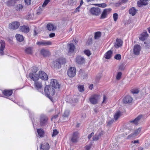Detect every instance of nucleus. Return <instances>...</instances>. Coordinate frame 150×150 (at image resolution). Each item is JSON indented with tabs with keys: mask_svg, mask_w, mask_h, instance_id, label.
I'll use <instances>...</instances> for the list:
<instances>
[{
	"mask_svg": "<svg viewBox=\"0 0 150 150\" xmlns=\"http://www.w3.org/2000/svg\"><path fill=\"white\" fill-rule=\"evenodd\" d=\"M101 35V32H97L95 33L94 38L95 39H98L100 37Z\"/></svg>",
	"mask_w": 150,
	"mask_h": 150,
	"instance_id": "38",
	"label": "nucleus"
},
{
	"mask_svg": "<svg viewBox=\"0 0 150 150\" xmlns=\"http://www.w3.org/2000/svg\"><path fill=\"white\" fill-rule=\"evenodd\" d=\"M80 7L79 6L75 10V11L76 12H78L80 11L79 8H80Z\"/></svg>",
	"mask_w": 150,
	"mask_h": 150,
	"instance_id": "59",
	"label": "nucleus"
},
{
	"mask_svg": "<svg viewBox=\"0 0 150 150\" xmlns=\"http://www.w3.org/2000/svg\"><path fill=\"white\" fill-rule=\"evenodd\" d=\"M0 43L1 46L0 49V52L2 55H3L4 53L3 51L5 46V42L4 40H1Z\"/></svg>",
	"mask_w": 150,
	"mask_h": 150,
	"instance_id": "23",
	"label": "nucleus"
},
{
	"mask_svg": "<svg viewBox=\"0 0 150 150\" xmlns=\"http://www.w3.org/2000/svg\"><path fill=\"white\" fill-rule=\"evenodd\" d=\"M6 5L9 6L14 5L15 4L13 0H9L6 2Z\"/></svg>",
	"mask_w": 150,
	"mask_h": 150,
	"instance_id": "37",
	"label": "nucleus"
},
{
	"mask_svg": "<svg viewBox=\"0 0 150 150\" xmlns=\"http://www.w3.org/2000/svg\"><path fill=\"white\" fill-rule=\"evenodd\" d=\"M40 53L44 57L49 56L50 55L49 51L44 50L42 49L40 51Z\"/></svg>",
	"mask_w": 150,
	"mask_h": 150,
	"instance_id": "25",
	"label": "nucleus"
},
{
	"mask_svg": "<svg viewBox=\"0 0 150 150\" xmlns=\"http://www.w3.org/2000/svg\"><path fill=\"white\" fill-rule=\"evenodd\" d=\"M112 52L111 50L108 51L105 54V57L106 59H110L111 57Z\"/></svg>",
	"mask_w": 150,
	"mask_h": 150,
	"instance_id": "28",
	"label": "nucleus"
},
{
	"mask_svg": "<svg viewBox=\"0 0 150 150\" xmlns=\"http://www.w3.org/2000/svg\"><path fill=\"white\" fill-rule=\"evenodd\" d=\"M103 132L101 131V132H100L98 135L95 134L94 136L93 137V139L91 141V142L93 143L94 141H98L99 138L103 135Z\"/></svg>",
	"mask_w": 150,
	"mask_h": 150,
	"instance_id": "20",
	"label": "nucleus"
},
{
	"mask_svg": "<svg viewBox=\"0 0 150 150\" xmlns=\"http://www.w3.org/2000/svg\"><path fill=\"white\" fill-rule=\"evenodd\" d=\"M94 135V133L93 132H92L91 134H89L88 136V138L89 139H90Z\"/></svg>",
	"mask_w": 150,
	"mask_h": 150,
	"instance_id": "54",
	"label": "nucleus"
},
{
	"mask_svg": "<svg viewBox=\"0 0 150 150\" xmlns=\"http://www.w3.org/2000/svg\"><path fill=\"white\" fill-rule=\"evenodd\" d=\"M96 5L100 7H103V4H97Z\"/></svg>",
	"mask_w": 150,
	"mask_h": 150,
	"instance_id": "58",
	"label": "nucleus"
},
{
	"mask_svg": "<svg viewBox=\"0 0 150 150\" xmlns=\"http://www.w3.org/2000/svg\"><path fill=\"white\" fill-rule=\"evenodd\" d=\"M141 50L140 46L138 45H136L134 46L133 49L134 54L137 55L139 54Z\"/></svg>",
	"mask_w": 150,
	"mask_h": 150,
	"instance_id": "16",
	"label": "nucleus"
},
{
	"mask_svg": "<svg viewBox=\"0 0 150 150\" xmlns=\"http://www.w3.org/2000/svg\"><path fill=\"white\" fill-rule=\"evenodd\" d=\"M111 9L110 8L104 9V18L106 17L110 13Z\"/></svg>",
	"mask_w": 150,
	"mask_h": 150,
	"instance_id": "32",
	"label": "nucleus"
},
{
	"mask_svg": "<svg viewBox=\"0 0 150 150\" xmlns=\"http://www.w3.org/2000/svg\"><path fill=\"white\" fill-rule=\"evenodd\" d=\"M47 29L49 30H54L56 29V27H54V25L51 23H49L47 25Z\"/></svg>",
	"mask_w": 150,
	"mask_h": 150,
	"instance_id": "31",
	"label": "nucleus"
},
{
	"mask_svg": "<svg viewBox=\"0 0 150 150\" xmlns=\"http://www.w3.org/2000/svg\"><path fill=\"white\" fill-rule=\"evenodd\" d=\"M90 11L92 14L96 16L98 15L101 13L100 9L98 7H93L90 10Z\"/></svg>",
	"mask_w": 150,
	"mask_h": 150,
	"instance_id": "6",
	"label": "nucleus"
},
{
	"mask_svg": "<svg viewBox=\"0 0 150 150\" xmlns=\"http://www.w3.org/2000/svg\"><path fill=\"white\" fill-rule=\"evenodd\" d=\"M22 5L21 4H18L17 5L16 7V10L18 11H20L23 8Z\"/></svg>",
	"mask_w": 150,
	"mask_h": 150,
	"instance_id": "46",
	"label": "nucleus"
},
{
	"mask_svg": "<svg viewBox=\"0 0 150 150\" xmlns=\"http://www.w3.org/2000/svg\"><path fill=\"white\" fill-rule=\"evenodd\" d=\"M40 149H42L43 150H49L50 149V146L48 143H44L43 145L41 144L40 146Z\"/></svg>",
	"mask_w": 150,
	"mask_h": 150,
	"instance_id": "24",
	"label": "nucleus"
},
{
	"mask_svg": "<svg viewBox=\"0 0 150 150\" xmlns=\"http://www.w3.org/2000/svg\"><path fill=\"white\" fill-rule=\"evenodd\" d=\"M76 70L74 67H71L67 71V74L70 77H74L76 75Z\"/></svg>",
	"mask_w": 150,
	"mask_h": 150,
	"instance_id": "5",
	"label": "nucleus"
},
{
	"mask_svg": "<svg viewBox=\"0 0 150 150\" xmlns=\"http://www.w3.org/2000/svg\"><path fill=\"white\" fill-rule=\"evenodd\" d=\"M114 58L117 60H120L121 58V55L120 54H116Z\"/></svg>",
	"mask_w": 150,
	"mask_h": 150,
	"instance_id": "50",
	"label": "nucleus"
},
{
	"mask_svg": "<svg viewBox=\"0 0 150 150\" xmlns=\"http://www.w3.org/2000/svg\"><path fill=\"white\" fill-rule=\"evenodd\" d=\"M148 36L146 31L143 32L140 35L139 39L140 40L143 41L145 40Z\"/></svg>",
	"mask_w": 150,
	"mask_h": 150,
	"instance_id": "17",
	"label": "nucleus"
},
{
	"mask_svg": "<svg viewBox=\"0 0 150 150\" xmlns=\"http://www.w3.org/2000/svg\"><path fill=\"white\" fill-rule=\"evenodd\" d=\"M58 117V115H56L54 116L52 118V119H55L57 118Z\"/></svg>",
	"mask_w": 150,
	"mask_h": 150,
	"instance_id": "61",
	"label": "nucleus"
},
{
	"mask_svg": "<svg viewBox=\"0 0 150 150\" xmlns=\"http://www.w3.org/2000/svg\"><path fill=\"white\" fill-rule=\"evenodd\" d=\"M25 52L26 53L28 54H31L32 52V48L30 47H28L26 48L25 50Z\"/></svg>",
	"mask_w": 150,
	"mask_h": 150,
	"instance_id": "39",
	"label": "nucleus"
},
{
	"mask_svg": "<svg viewBox=\"0 0 150 150\" xmlns=\"http://www.w3.org/2000/svg\"><path fill=\"white\" fill-rule=\"evenodd\" d=\"M19 30L20 31L27 33L29 32L30 28L28 26L23 25L20 27Z\"/></svg>",
	"mask_w": 150,
	"mask_h": 150,
	"instance_id": "14",
	"label": "nucleus"
},
{
	"mask_svg": "<svg viewBox=\"0 0 150 150\" xmlns=\"http://www.w3.org/2000/svg\"><path fill=\"white\" fill-rule=\"evenodd\" d=\"M44 91L46 95L50 98L51 97L53 96L55 93V89L50 85L45 86Z\"/></svg>",
	"mask_w": 150,
	"mask_h": 150,
	"instance_id": "1",
	"label": "nucleus"
},
{
	"mask_svg": "<svg viewBox=\"0 0 150 150\" xmlns=\"http://www.w3.org/2000/svg\"><path fill=\"white\" fill-rule=\"evenodd\" d=\"M108 101V98L105 96L104 95V104Z\"/></svg>",
	"mask_w": 150,
	"mask_h": 150,
	"instance_id": "55",
	"label": "nucleus"
},
{
	"mask_svg": "<svg viewBox=\"0 0 150 150\" xmlns=\"http://www.w3.org/2000/svg\"><path fill=\"white\" fill-rule=\"evenodd\" d=\"M78 89L79 91L81 92H82L84 91V86L82 85H78Z\"/></svg>",
	"mask_w": 150,
	"mask_h": 150,
	"instance_id": "43",
	"label": "nucleus"
},
{
	"mask_svg": "<svg viewBox=\"0 0 150 150\" xmlns=\"http://www.w3.org/2000/svg\"><path fill=\"white\" fill-rule=\"evenodd\" d=\"M34 86L35 88L38 90H39L41 89L42 87L41 83L39 81H35L34 83Z\"/></svg>",
	"mask_w": 150,
	"mask_h": 150,
	"instance_id": "27",
	"label": "nucleus"
},
{
	"mask_svg": "<svg viewBox=\"0 0 150 150\" xmlns=\"http://www.w3.org/2000/svg\"><path fill=\"white\" fill-rule=\"evenodd\" d=\"M139 143V140H134L133 141V143L134 144H135L136 143Z\"/></svg>",
	"mask_w": 150,
	"mask_h": 150,
	"instance_id": "63",
	"label": "nucleus"
},
{
	"mask_svg": "<svg viewBox=\"0 0 150 150\" xmlns=\"http://www.w3.org/2000/svg\"><path fill=\"white\" fill-rule=\"evenodd\" d=\"M79 74L83 77V79H86L87 76V74L85 73L84 71L80 69L79 71Z\"/></svg>",
	"mask_w": 150,
	"mask_h": 150,
	"instance_id": "29",
	"label": "nucleus"
},
{
	"mask_svg": "<svg viewBox=\"0 0 150 150\" xmlns=\"http://www.w3.org/2000/svg\"><path fill=\"white\" fill-rule=\"evenodd\" d=\"M50 1V0H45L42 6L43 7H45Z\"/></svg>",
	"mask_w": 150,
	"mask_h": 150,
	"instance_id": "52",
	"label": "nucleus"
},
{
	"mask_svg": "<svg viewBox=\"0 0 150 150\" xmlns=\"http://www.w3.org/2000/svg\"><path fill=\"white\" fill-rule=\"evenodd\" d=\"M86 116V114L85 113H83L82 114V117L83 118H84Z\"/></svg>",
	"mask_w": 150,
	"mask_h": 150,
	"instance_id": "62",
	"label": "nucleus"
},
{
	"mask_svg": "<svg viewBox=\"0 0 150 150\" xmlns=\"http://www.w3.org/2000/svg\"><path fill=\"white\" fill-rule=\"evenodd\" d=\"M149 0H140L137 2V5L139 7H141L143 5H146L148 4Z\"/></svg>",
	"mask_w": 150,
	"mask_h": 150,
	"instance_id": "21",
	"label": "nucleus"
},
{
	"mask_svg": "<svg viewBox=\"0 0 150 150\" xmlns=\"http://www.w3.org/2000/svg\"><path fill=\"white\" fill-rule=\"evenodd\" d=\"M37 131L38 135L40 137H42L44 134V131L42 129H37Z\"/></svg>",
	"mask_w": 150,
	"mask_h": 150,
	"instance_id": "36",
	"label": "nucleus"
},
{
	"mask_svg": "<svg viewBox=\"0 0 150 150\" xmlns=\"http://www.w3.org/2000/svg\"><path fill=\"white\" fill-rule=\"evenodd\" d=\"M51 42L49 41H43L41 42H37V44L39 45H42L47 46L48 45H51Z\"/></svg>",
	"mask_w": 150,
	"mask_h": 150,
	"instance_id": "19",
	"label": "nucleus"
},
{
	"mask_svg": "<svg viewBox=\"0 0 150 150\" xmlns=\"http://www.w3.org/2000/svg\"><path fill=\"white\" fill-rule=\"evenodd\" d=\"M20 23L18 22H13L9 25V28L11 29H17L20 26Z\"/></svg>",
	"mask_w": 150,
	"mask_h": 150,
	"instance_id": "8",
	"label": "nucleus"
},
{
	"mask_svg": "<svg viewBox=\"0 0 150 150\" xmlns=\"http://www.w3.org/2000/svg\"><path fill=\"white\" fill-rule=\"evenodd\" d=\"M15 37L17 40L19 42H22L24 39L23 36L19 34H17L16 35Z\"/></svg>",
	"mask_w": 150,
	"mask_h": 150,
	"instance_id": "30",
	"label": "nucleus"
},
{
	"mask_svg": "<svg viewBox=\"0 0 150 150\" xmlns=\"http://www.w3.org/2000/svg\"><path fill=\"white\" fill-rule=\"evenodd\" d=\"M123 41L120 39L117 38L114 44V46L116 48L121 47L123 44Z\"/></svg>",
	"mask_w": 150,
	"mask_h": 150,
	"instance_id": "13",
	"label": "nucleus"
},
{
	"mask_svg": "<svg viewBox=\"0 0 150 150\" xmlns=\"http://www.w3.org/2000/svg\"><path fill=\"white\" fill-rule=\"evenodd\" d=\"M39 77L42 79L46 80L48 79V76L47 74L44 72L42 71H40L39 72Z\"/></svg>",
	"mask_w": 150,
	"mask_h": 150,
	"instance_id": "12",
	"label": "nucleus"
},
{
	"mask_svg": "<svg viewBox=\"0 0 150 150\" xmlns=\"http://www.w3.org/2000/svg\"><path fill=\"white\" fill-rule=\"evenodd\" d=\"M58 133L59 132L56 129H54L52 135V136L54 137L56 136L58 134Z\"/></svg>",
	"mask_w": 150,
	"mask_h": 150,
	"instance_id": "51",
	"label": "nucleus"
},
{
	"mask_svg": "<svg viewBox=\"0 0 150 150\" xmlns=\"http://www.w3.org/2000/svg\"><path fill=\"white\" fill-rule=\"evenodd\" d=\"M113 121H114L113 120H110V121H109L108 123V124H107L109 126L110 125L112 124L113 123Z\"/></svg>",
	"mask_w": 150,
	"mask_h": 150,
	"instance_id": "56",
	"label": "nucleus"
},
{
	"mask_svg": "<svg viewBox=\"0 0 150 150\" xmlns=\"http://www.w3.org/2000/svg\"><path fill=\"white\" fill-rule=\"evenodd\" d=\"M67 46L69 49V52L72 53L74 51L75 49V47L73 43L69 44Z\"/></svg>",
	"mask_w": 150,
	"mask_h": 150,
	"instance_id": "26",
	"label": "nucleus"
},
{
	"mask_svg": "<svg viewBox=\"0 0 150 150\" xmlns=\"http://www.w3.org/2000/svg\"><path fill=\"white\" fill-rule=\"evenodd\" d=\"M122 75V73L121 72H118L117 73V74L116 76V79L117 80H120L121 77Z\"/></svg>",
	"mask_w": 150,
	"mask_h": 150,
	"instance_id": "47",
	"label": "nucleus"
},
{
	"mask_svg": "<svg viewBox=\"0 0 150 150\" xmlns=\"http://www.w3.org/2000/svg\"><path fill=\"white\" fill-rule=\"evenodd\" d=\"M38 70V68L36 67H33L32 68V72L30 73H34L36 74V73Z\"/></svg>",
	"mask_w": 150,
	"mask_h": 150,
	"instance_id": "41",
	"label": "nucleus"
},
{
	"mask_svg": "<svg viewBox=\"0 0 150 150\" xmlns=\"http://www.w3.org/2000/svg\"><path fill=\"white\" fill-rule=\"evenodd\" d=\"M133 100L132 97L129 95L125 96L122 100V102L125 104L130 103H132Z\"/></svg>",
	"mask_w": 150,
	"mask_h": 150,
	"instance_id": "9",
	"label": "nucleus"
},
{
	"mask_svg": "<svg viewBox=\"0 0 150 150\" xmlns=\"http://www.w3.org/2000/svg\"><path fill=\"white\" fill-rule=\"evenodd\" d=\"M121 115V113L120 111L117 112L114 115V118L115 120H117Z\"/></svg>",
	"mask_w": 150,
	"mask_h": 150,
	"instance_id": "35",
	"label": "nucleus"
},
{
	"mask_svg": "<svg viewBox=\"0 0 150 150\" xmlns=\"http://www.w3.org/2000/svg\"><path fill=\"white\" fill-rule=\"evenodd\" d=\"M44 7H43L42 5V6H39L38 8V10H37V14L38 15H39L41 13L42 11L43 10V8Z\"/></svg>",
	"mask_w": 150,
	"mask_h": 150,
	"instance_id": "40",
	"label": "nucleus"
},
{
	"mask_svg": "<svg viewBox=\"0 0 150 150\" xmlns=\"http://www.w3.org/2000/svg\"><path fill=\"white\" fill-rule=\"evenodd\" d=\"M48 119V117L45 115H41L40 117V123L41 126L46 125L47 123Z\"/></svg>",
	"mask_w": 150,
	"mask_h": 150,
	"instance_id": "3",
	"label": "nucleus"
},
{
	"mask_svg": "<svg viewBox=\"0 0 150 150\" xmlns=\"http://www.w3.org/2000/svg\"><path fill=\"white\" fill-rule=\"evenodd\" d=\"M100 98V96L99 95L95 94L91 97L89 98V100L91 104L95 105L98 103Z\"/></svg>",
	"mask_w": 150,
	"mask_h": 150,
	"instance_id": "4",
	"label": "nucleus"
},
{
	"mask_svg": "<svg viewBox=\"0 0 150 150\" xmlns=\"http://www.w3.org/2000/svg\"><path fill=\"white\" fill-rule=\"evenodd\" d=\"M69 114V111L68 110H67L65 111L63 115V117H67Z\"/></svg>",
	"mask_w": 150,
	"mask_h": 150,
	"instance_id": "44",
	"label": "nucleus"
},
{
	"mask_svg": "<svg viewBox=\"0 0 150 150\" xmlns=\"http://www.w3.org/2000/svg\"><path fill=\"white\" fill-rule=\"evenodd\" d=\"M143 115H140L134 119L133 120H130L129 122L132 123L135 125H138L140 120L142 118Z\"/></svg>",
	"mask_w": 150,
	"mask_h": 150,
	"instance_id": "10",
	"label": "nucleus"
},
{
	"mask_svg": "<svg viewBox=\"0 0 150 150\" xmlns=\"http://www.w3.org/2000/svg\"><path fill=\"white\" fill-rule=\"evenodd\" d=\"M93 85L91 84L89 88L91 89H92L93 88Z\"/></svg>",
	"mask_w": 150,
	"mask_h": 150,
	"instance_id": "64",
	"label": "nucleus"
},
{
	"mask_svg": "<svg viewBox=\"0 0 150 150\" xmlns=\"http://www.w3.org/2000/svg\"><path fill=\"white\" fill-rule=\"evenodd\" d=\"M113 18L115 21H116L118 18V15L117 13H115L113 14Z\"/></svg>",
	"mask_w": 150,
	"mask_h": 150,
	"instance_id": "49",
	"label": "nucleus"
},
{
	"mask_svg": "<svg viewBox=\"0 0 150 150\" xmlns=\"http://www.w3.org/2000/svg\"><path fill=\"white\" fill-rule=\"evenodd\" d=\"M3 94L7 96H11L13 93V91L12 90H5L2 92Z\"/></svg>",
	"mask_w": 150,
	"mask_h": 150,
	"instance_id": "22",
	"label": "nucleus"
},
{
	"mask_svg": "<svg viewBox=\"0 0 150 150\" xmlns=\"http://www.w3.org/2000/svg\"><path fill=\"white\" fill-rule=\"evenodd\" d=\"M76 60L78 64H82L84 63L85 59L83 57L78 56L76 58Z\"/></svg>",
	"mask_w": 150,
	"mask_h": 150,
	"instance_id": "15",
	"label": "nucleus"
},
{
	"mask_svg": "<svg viewBox=\"0 0 150 150\" xmlns=\"http://www.w3.org/2000/svg\"><path fill=\"white\" fill-rule=\"evenodd\" d=\"M55 35V34L54 33H51L49 35V36L50 38H52L54 37Z\"/></svg>",
	"mask_w": 150,
	"mask_h": 150,
	"instance_id": "57",
	"label": "nucleus"
},
{
	"mask_svg": "<svg viewBox=\"0 0 150 150\" xmlns=\"http://www.w3.org/2000/svg\"><path fill=\"white\" fill-rule=\"evenodd\" d=\"M137 12V10L135 9L134 7H132L129 10V12L130 14L132 16H134Z\"/></svg>",
	"mask_w": 150,
	"mask_h": 150,
	"instance_id": "33",
	"label": "nucleus"
},
{
	"mask_svg": "<svg viewBox=\"0 0 150 150\" xmlns=\"http://www.w3.org/2000/svg\"><path fill=\"white\" fill-rule=\"evenodd\" d=\"M79 133L77 132H75L73 133L72 137L71 138V141L73 142H76L78 141L79 138Z\"/></svg>",
	"mask_w": 150,
	"mask_h": 150,
	"instance_id": "18",
	"label": "nucleus"
},
{
	"mask_svg": "<svg viewBox=\"0 0 150 150\" xmlns=\"http://www.w3.org/2000/svg\"><path fill=\"white\" fill-rule=\"evenodd\" d=\"M84 54L88 57L90 56L91 54V51L88 50H84Z\"/></svg>",
	"mask_w": 150,
	"mask_h": 150,
	"instance_id": "45",
	"label": "nucleus"
},
{
	"mask_svg": "<svg viewBox=\"0 0 150 150\" xmlns=\"http://www.w3.org/2000/svg\"><path fill=\"white\" fill-rule=\"evenodd\" d=\"M85 147L86 150H89L90 148V146L88 145L86 146Z\"/></svg>",
	"mask_w": 150,
	"mask_h": 150,
	"instance_id": "60",
	"label": "nucleus"
},
{
	"mask_svg": "<svg viewBox=\"0 0 150 150\" xmlns=\"http://www.w3.org/2000/svg\"><path fill=\"white\" fill-rule=\"evenodd\" d=\"M25 4L27 5H30L31 3V0H24Z\"/></svg>",
	"mask_w": 150,
	"mask_h": 150,
	"instance_id": "53",
	"label": "nucleus"
},
{
	"mask_svg": "<svg viewBox=\"0 0 150 150\" xmlns=\"http://www.w3.org/2000/svg\"><path fill=\"white\" fill-rule=\"evenodd\" d=\"M29 76L31 80L34 82L37 81L39 79L38 74L34 73H30Z\"/></svg>",
	"mask_w": 150,
	"mask_h": 150,
	"instance_id": "11",
	"label": "nucleus"
},
{
	"mask_svg": "<svg viewBox=\"0 0 150 150\" xmlns=\"http://www.w3.org/2000/svg\"><path fill=\"white\" fill-rule=\"evenodd\" d=\"M54 88H59L60 85L58 81L56 79H52L51 80L50 86Z\"/></svg>",
	"mask_w": 150,
	"mask_h": 150,
	"instance_id": "7",
	"label": "nucleus"
},
{
	"mask_svg": "<svg viewBox=\"0 0 150 150\" xmlns=\"http://www.w3.org/2000/svg\"><path fill=\"white\" fill-rule=\"evenodd\" d=\"M141 130V129L140 128H138L137 129H136L134 132V134L135 136L137 135L140 132Z\"/></svg>",
	"mask_w": 150,
	"mask_h": 150,
	"instance_id": "48",
	"label": "nucleus"
},
{
	"mask_svg": "<svg viewBox=\"0 0 150 150\" xmlns=\"http://www.w3.org/2000/svg\"><path fill=\"white\" fill-rule=\"evenodd\" d=\"M66 62L65 59L64 58H61L57 59L53 62L54 67L59 68L61 67L62 64H64Z\"/></svg>",
	"mask_w": 150,
	"mask_h": 150,
	"instance_id": "2",
	"label": "nucleus"
},
{
	"mask_svg": "<svg viewBox=\"0 0 150 150\" xmlns=\"http://www.w3.org/2000/svg\"><path fill=\"white\" fill-rule=\"evenodd\" d=\"M130 91L133 94H137L139 92V90L138 89H133L131 90Z\"/></svg>",
	"mask_w": 150,
	"mask_h": 150,
	"instance_id": "42",
	"label": "nucleus"
},
{
	"mask_svg": "<svg viewBox=\"0 0 150 150\" xmlns=\"http://www.w3.org/2000/svg\"><path fill=\"white\" fill-rule=\"evenodd\" d=\"M77 3L76 0H68L67 1V4L69 6L75 5Z\"/></svg>",
	"mask_w": 150,
	"mask_h": 150,
	"instance_id": "34",
	"label": "nucleus"
}]
</instances>
